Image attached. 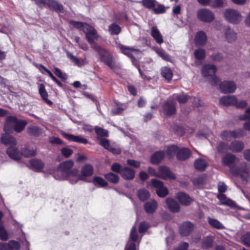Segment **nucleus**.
Listing matches in <instances>:
<instances>
[{
    "mask_svg": "<svg viewBox=\"0 0 250 250\" xmlns=\"http://www.w3.org/2000/svg\"><path fill=\"white\" fill-rule=\"evenodd\" d=\"M135 173V171L133 169L126 167L123 168L121 175L124 179L131 180L134 178Z\"/></svg>",
    "mask_w": 250,
    "mask_h": 250,
    "instance_id": "412c9836",
    "label": "nucleus"
},
{
    "mask_svg": "<svg viewBox=\"0 0 250 250\" xmlns=\"http://www.w3.org/2000/svg\"><path fill=\"white\" fill-rule=\"evenodd\" d=\"M82 176L84 177H89L91 176L93 173V167L89 164L84 165L81 170Z\"/></svg>",
    "mask_w": 250,
    "mask_h": 250,
    "instance_id": "e433bc0d",
    "label": "nucleus"
},
{
    "mask_svg": "<svg viewBox=\"0 0 250 250\" xmlns=\"http://www.w3.org/2000/svg\"><path fill=\"white\" fill-rule=\"evenodd\" d=\"M111 169L113 171L119 173L121 174L123 168L119 163H114L112 165Z\"/></svg>",
    "mask_w": 250,
    "mask_h": 250,
    "instance_id": "bf43d9fd",
    "label": "nucleus"
},
{
    "mask_svg": "<svg viewBox=\"0 0 250 250\" xmlns=\"http://www.w3.org/2000/svg\"><path fill=\"white\" fill-rule=\"evenodd\" d=\"M91 48L96 52L98 61L105 64L111 70L117 67L114 57L109 50L99 45H93Z\"/></svg>",
    "mask_w": 250,
    "mask_h": 250,
    "instance_id": "f257e3e1",
    "label": "nucleus"
},
{
    "mask_svg": "<svg viewBox=\"0 0 250 250\" xmlns=\"http://www.w3.org/2000/svg\"><path fill=\"white\" fill-rule=\"evenodd\" d=\"M208 221L209 225L215 229H222L224 228L223 225L216 219L208 218Z\"/></svg>",
    "mask_w": 250,
    "mask_h": 250,
    "instance_id": "de8ad7c7",
    "label": "nucleus"
},
{
    "mask_svg": "<svg viewBox=\"0 0 250 250\" xmlns=\"http://www.w3.org/2000/svg\"><path fill=\"white\" fill-rule=\"evenodd\" d=\"M194 56L198 60H202L206 57V52L204 49L199 48L194 51Z\"/></svg>",
    "mask_w": 250,
    "mask_h": 250,
    "instance_id": "a18cd8bd",
    "label": "nucleus"
},
{
    "mask_svg": "<svg viewBox=\"0 0 250 250\" xmlns=\"http://www.w3.org/2000/svg\"><path fill=\"white\" fill-rule=\"evenodd\" d=\"M95 131L97 135L100 137H107L108 133L107 130L103 128L96 126L94 128Z\"/></svg>",
    "mask_w": 250,
    "mask_h": 250,
    "instance_id": "09e8293b",
    "label": "nucleus"
},
{
    "mask_svg": "<svg viewBox=\"0 0 250 250\" xmlns=\"http://www.w3.org/2000/svg\"><path fill=\"white\" fill-rule=\"evenodd\" d=\"M93 180L95 186L98 185L100 187H105L108 185L107 182L103 178L99 176H94Z\"/></svg>",
    "mask_w": 250,
    "mask_h": 250,
    "instance_id": "a19ab883",
    "label": "nucleus"
},
{
    "mask_svg": "<svg viewBox=\"0 0 250 250\" xmlns=\"http://www.w3.org/2000/svg\"><path fill=\"white\" fill-rule=\"evenodd\" d=\"M235 159L234 155L228 153L222 158V162L224 165L229 167L234 163Z\"/></svg>",
    "mask_w": 250,
    "mask_h": 250,
    "instance_id": "473e14b6",
    "label": "nucleus"
},
{
    "mask_svg": "<svg viewBox=\"0 0 250 250\" xmlns=\"http://www.w3.org/2000/svg\"><path fill=\"white\" fill-rule=\"evenodd\" d=\"M0 239L2 241H6L8 239L7 232L2 226H0Z\"/></svg>",
    "mask_w": 250,
    "mask_h": 250,
    "instance_id": "5fc2aeb1",
    "label": "nucleus"
},
{
    "mask_svg": "<svg viewBox=\"0 0 250 250\" xmlns=\"http://www.w3.org/2000/svg\"><path fill=\"white\" fill-rule=\"evenodd\" d=\"M229 146L226 144L225 143L220 142L218 145L217 150L219 152L222 153L225 151L229 150Z\"/></svg>",
    "mask_w": 250,
    "mask_h": 250,
    "instance_id": "13d9d810",
    "label": "nucleus"
},
{
    "mask_svg": "<svg viewBox=\"0 0 250 250\" xmlns=\"http://www.w3.org/2000/svg\"><path fill=\"white\" fill-rule=\"evenodd\" d=\"M224 17L229 22L238 24L242 21V15L238 10L233 8H227L224 12Z\"/></svg>",
    "mask_w": 250,
    "mask_h": 250,
    "instance_id": "7ed1b4c3",
    "label": "nucleus"
},
{
    "mask_svg": "<svg viewBox=\"0 0 250 250\" xmlns=\"http://www.w3.org/2000/svg\"><path fill=\"white\" fill-rule=\"evenodd\" d=\"M176 111V102L173 99L167 100L163 106L164 114L170 116L175 114Z\"/></svg>",
    "mask_w": 250,
    "mask_h": 250,
    "instance_id": "9b49d317",
    "label": "nucleus"
},
{
    "mask_svg": "<svg viewBox=\"0 0 250 250\" xmlns=\"http://www.w3.org/2000/svg\"><path fill=\"white\" fill-rule=\"evenodd\" d=\"M100 140V145L106 149H111V145L109 141L105 138H98Z\"/></svg>",
    "mask_w": 250,
    "mask_h": 250,
    "instance_id": "864d4df0",
    "label": "nucleus"
},
{
    "mask_svg": "<svg viewBox=\"0 0 250 250\" xmlns=\"http://www.w3.org/2000/svg\"><path fill=\"white\" fill-rule=\"evenodd\" d=\"M173 98L176 100L180 104H185L188 100L189 96L185 94H174Z\"/></svg>",
    "mask_w": 250,
    "mask_h": 250,
    "instance_id": "58836bf2",
    "label": "nucleus"
},
{
    "mask_svg": "<svg viewBox=\"0 0 250 250\" xmlns=\"http://www.w3.org/2000/svg\"><path fill=\"white\" fill-rule=\"evenodd\" d=\"M140 3L146 8L152 9L155 14H156V8L155 6V0H142Z\"/></svg>",
    "mask_w": 250,
    "mask_h": 250,
    "instance_id": "2f4dec72",
    "label": "nucleus"
},
{
    "mask_svg": "<svg viewBox=\"0 0 250 250\" xmlns=\"http://www.w3.org/2000/svg\"><path fill=\"white\" fill-rule=\"evenodd\" d=\"M176 198L182 205L184 206H188L192 201V199L188 194L184 192L178 193Z\"/></svg>",
    "mask_w": 250,
    "mask_h": 250,
    "instance_id": "b1692460",
    "label": "nucleus"
},
{
    "mask_svg": "<svg viewBox=\"0 0 250 250\" xmlns=\"http://www.w3.org/2000/svg\"><path fill=\"white\" fill-rule=\"evenodd\" d=\"M9 244H10V246L11 248V250H20L21 248V246L20 243L16 241L15 240H11L9 242Z\"/></svg>",
    "mask_w": 250,
    "mask_h": 250,
    "instance_id": "0e129e2a",
    "label": "nucleus"
},
{
    "mask_svg": "<svg viewBox=\"0 0 250 250\" xmlns=\"http://www.w3.org/2000/svg\"><path fill=\"white\" fill-rule=\"evenodd\" d=\"M40 3H42V6L47 7L50 9L53 10L57 12H62L63 11V5L58 3L55 0H40Z\"/></svg>",
    "mask_w": 250,
    "mask_h": 250,
    "instance_id": "1a4fd4ad",
    "label": "nucleus"
},
{
    "mask_svg": "<svg viewBox=\"0 0 250 250\" xmlns=\"http://www.w3.org/2000/svg\"><path fill=\"white\" fill-rule=\"evenodd\" d=\"M32 169L37 172H40L44 167V163L38 159H33L29 161Z\"/></svg>",
    "mask_w": 250,
    "mask_h": 250,
    "instance_id": "5701e85b",
    "label": "nucleus"
},
{
    "mask_svg": "<svg viewBox=\"0 0 250 250\" xmlns=\"http://www.w3.org/2000/svg\"><path fill=\"white\" fill-rule=\"evenodd\" d=\"M16 146H9L6 150V153L11 159L15 161H20L21 159V154Z\"/></svg>",
    "mask_w": 250,
    "mask_h": 250,
    "instance_id": "2eb2a0df",
    "label": "nucleus"
},
{
    "mask_svg": "<svg viewBox=\"0 0 250 250\" xmlns=\"http://www.w3.org/2000/svg\"><path fill=\"white\" fill-rule=\"evenodd\" d=\"M27 133L30 135L39 136L41 134V128L37 126H30L27 128Z\"/></svg>",
    "mask_w": 250,
    "mask_h": 250,
    "instance_id": "ea45409f",
    "label": "nucleus"
},
{
    "mask_svg": "<svg viewBox=\"0 0 250 250\" xmlns=\"http://www.w3.org/2000/svg\"><path fill=\"white\" fill-rule=\"evenodd\" d=\"M124 108L122 107H116L111 110V114L113 116L120 115L122 113Z\"/></svg>",
    "mask_w": 250,
    "mask_h": 250,
    "instance_id": "69168bd1",
    "label": "nucleus"
},
{
    "mask_svg": "<svg viewBox=\"0 0 250 250\" xmlns=\"http://www.w3.org/2000/svg\"><path fill=\"white\" fill-rule=\"evenodd\" d=\"M28 122L25 120L18 119L16 116H8L6 118L3 130L5 132L17 133L22 132L25 128Z\"/></svg>",
    "mask_w": 250,
    "mask_h": 250,
    "instance_id": "f03ea898",
    "label": "nucleus"
},
{
    "mask_svg": "<svg viewBox=\"0 0 250 250\" xmlns=\"http://www.w3.org/2000/svg\"><path fill=\"white\" fill-rule=\"evenodd\" d=\"M119 48H120L122 53L128 56L131 59H134V57L132 52L133 51H136V49L129 47L126 46L123 44H120L119 45Z\"/></svg>",
    "mask_w": 250,
    "mask_h": 250,
    "instance_id": "c85d7f7f",
    "label": "nucleus"
},
{
    "mask_svg": "<svg viewBox=\"0 0 250 250\" xmlns=\"http://www.w3.org/2000/svg\"><path fill=\"white\" fill-rule=\"evenodd\" d=\"M166 202L167 208L170 211L173 212H178L180 211V206L174 200L170 198H167Z\"/></svg>",
    "mask_w": 250,
    "mask_h": 250,
    "instance_id": "a878e982",
    "label": "nucleus"
},
{
    "mask_svg": "<svg viewBox=\"0 0 250 250\" xmlns=\"http://www.w3.org/2000/svg\"><path fill=\"white\" fill-rule=\"evenodd\" d=\"M197 16L200 21L205 22H210L214 20L215 18L213 12L207 8L198 10Z\"/></svg>",
    "mask_w": 250,
    "mask_h": 250,
    "instance_id": "0eeeda50",
    "label": "nucleus"
},
{
    "mask_svg": "<svg viewBox=\"0 0 250 250\" xmlns=\"http://www.w3.org/2000/svg\"><path fill=\"white\" fill-rule=\"evenodd\" d=\"M157 177H160L164 179H175V175L171 172L169 168L166 166H161L158 168L157 171Z\"/></svg>",
    "mask_w": 250,
    "mask_h": 250,
    "instance_id": "f8f14e48",
    "label": "nucleus"
},
{
    "mask_svg": "<svg viewBox=\"0 0 250 250\" xmlns=\"http://www.w3.org/2000/svg\"><path fill=\"white\" fill-rule=\"evenodd\" d=\"M145 211L147 213H152L156 209V201L152 200L146 202L144 206Z\"/></svg>",
    "mask_w": 250,
    "mask_h": 250,
    "instance_id": "cd10ccee",
    "label": "nucleus"
},
{
    "mask_svg": "<svg viewBox=\"0 0 250 250\" xmlns=\"http://www.w3.org/2000/svg\"><path fill=\"white\" fill-rule=\"evenodd\" d=\"M191 155V152L188 148H182L178 149L176 157L180 161H185L189 158Z\"/></svg>",
    "mask_w": 250,
    "mask_h": 250,
    "instance_id": "aec40b11",
    "label": "nucleus"
},
{
    "mask_svg": "<svg viewBox=\"0 0 250 250\" xmlns=\"http://www.w3.org/2000/svg\"><path fill=\"white\" fill-rule=\"evenodd\" d=\"M62 154L65 158H69L73 153V150L67 147H63L61 149Z\"/></svg>",
    "mask_w": 250,
    "mask_h": 250,
    "instance_id": "6e6d98bb",
    "label": "nucleus"
},
{
    "mask_svg": "<svg viewBox=\"0 0 250 250\" xmlns=\"http://www.w3.org/2000/svg\"><path fill=\"white\" fill-rule=\"evenodd\" d=\"M61 135L66 140L69 141H72L76 143H82L83 144H87L88 140L80 136H75L73 134L67 133L64 131L61 132Z\"/></svg>",
    "mask_w": 250,
    "mask_h": 250,
    "instance_id": "4468645a",
    "label": "nucleus"
},
{
    "mask_svg": "<svg viewBox=\"0 0 250 250\" xmlns=\"http://www.w3.org/2000/svg\"><path fill=\"white\" fill-rule=\"evenodd\" d=\"M219 103L225 106L235 105L238 108H243L247 106V103L245 101L238 102L234 95L225 96L219 99Z\"/></svg>",
    "mask_w": 250,
    "mask_h": 250,
    "instance_id": "20e7f679",
    "label": "nucleus"
},
{
    "mask_svg": "<svg viewBox=\"0 0 250 250\" xmlns=\"http://www.w3.org/2000/svg\"><path fill=\"white\" fill-rule=\"evenodd\" d=\"M221 137L223 140H228L232 137V132L230 130H225L221 134Z\"/></svg>",
    "mask_w": 250,
    "mask_h": 250,
    "instance_id": "680f3d73",
    "label": "nucleus"
},
{
    "mask_svg": "<svg viewBox=\"0 0 250 250\" xmlns=\"http://www.w3.org/2000/svg\"><path fill=\"white\" fill-rule=\"evenodd\" d=\"M157 54L164 60L170 61L171 57L164 50L162 49L157 50Z\"/></svg>",
    "mask_w": 250,
    "mask_h": 250,
    "instance_id": "603ef678",
    "label": "nucleus"
},
{
    "mask_svg": "<svg viewBox=\"0 0 250 250\" xmlns=\"http://www.w3.org/2000/svg\"><path fill=\"white\" fill-rule=\"evenodd\" d=\"M232 135L233 138H239L243 135L242 129H238L231 131Z\"/></svg>",
    "mask_w": 250,
    "mask_h": 250,
    "instance_id": "774afa93",
    "label": "nucleus"
},
{
    "mask_svg": "<svg viewBox=\"0 0 250 250\" xmlns=\"http://www.w3.org/2000/svg\"><path fill=\"white\" fill-rule=\"evenodd\" d=\"M231 172L234 175H239L244 181H248L250 178V168L245 163H243L238 167H230Z\"/></svg>",
    "mask_w": 250,
    "mask_h": 250,
    "instance_id": "423d86ee",
    "label": "nucleus"
},
{
    "mask_svg": "<svg viewBox=\"0 0 250 250\" xmlns=\"http://www.w3.org/2000/svg\"><path fill=\"white\" fill-rule=\"evenodd\" d=\"M137 195L139 199L142 202L147 200L150 197L149 192L144 188L138 190Z\"/></svg>",
    "mask_w": 250,
    "mask_h": 250,
    "instance_id": "c756f323",
    "label": "nucleus"
},
{
    "mask_svg": "<svg viewBox=\"0 0 250 250\" xmlns=\"http://www.w3.org/2000/svg\"><path fill=\"white\" fill-rule=\"evenodd\" d=\"M213 238L211 236H207L202 241V247L204 249H209L212 246Z\"/></svg>",
    "mask_w": 250,
    "mask_h": 250,
    "instance_id": "79ce46f5",
    "label": "nucleus"
},
{
    "mask_svg": "<svg viewBox=\"0 0 250 250\" xmlns=\"http://www.w3.org/2000/svg\"><path fill=\"white\" fill-rule=\"evenodd\" d=\"M168 194L167 188L164 187L163 183L157 180V196L160 197H165Z\"/></svg>",
    "mask_w": 250,
    "mask_h": 250,
    "instance_id": "bb28decb",
    "label": "nucleus"
},
{
    "mask_svg": "<svg viewBox=\"0 0 250 250\" xmlns=\"http://www.w3.org/2000/svg\"><path fill=\"white\" fill-rule=\"evenodd\" d=\"M194 229V225L190 222H185L182 223L179 227V232L183 236L189 235Z\"/></svg>",
    "mask_w": 250,
    "mask_h": 250,
    "instance_id": "ddd939ff",
    "label": "nucleus"
},
{
    "mask_svg": "<svg viewBox=\"0 0 250 250\" xmlns=\"http://www.w3.org/2000/svg\"><path fill=\"white\" fill-rule=\"evenodd\" d=\"M68 57L70 60L78 67H82L84 65V63L83 60L78 58L72 54H68Z\"/></svg>",
    "mask_w": 250,
    "mask_h": 250,
    "instance_id": "c03bdc74",
    "label": "nucleus"
},
{
    "mask_svg": "<svg viewBox=\"0 0 250 250\" xmlns=\"http://www.w3.org/2000/svg\"><path fill=\"white\" fill-rule=\"evenodd\" d=\"M224 36L227 42L229 43L234 42L237 39V34L234 30L229 27H227L224 30Z\"/></svg>",
    "mask_w": 250,
    "mask_h": 250,
    "instance_id": "6ab92c4d",
    "label": "nucleus"
},
{
    "mask_svg": "<svg viewBox=\"0 0 250 250\" xmlns=\"http://www.w3.org/2000/svg\"><path fill=\"white\" fill-rule=\"evenodd\" d=\"M149 228V225L145 222H141L139 227V231L140 233L146 232Z\"/></svg>",
    "mask_w": 250,
    "mask_h": 250,
    "instance_id": "052dcab7",
    "label": "nucleus"
},
{
    "mask_svg": "<svg viewBox=\"0 0 250 250\" xmlns=\"http://www.w3.org/2000/svg\"><path fill=\"white\" fill-rule=\"evenodd\" d=\"M138 236L135 227H133L131 229L130 235V239L133 243H135L137 241Z\"/></svg>",
    "mask_w": 250,
    "mask_h": 250,
    "instance_id": "e2e57ef3",
    "label": "nucleus"
},
{
    "mask_svg": "<svg viewBox=\"0 0 250 250\" xmlns=\"http://www.w3.org/2000/svg\"><path fill=\"white\" fill-rule=\"evenodd\" d=\"M243 243L246 246L250 247V232L244 234L241 237Z\"/></svg>",
    "mask_w": 250,
    "mask_h": 250,
    "instance_id": "4d7b16f0",
    "label": "nucleus"
},
{
    "mask_svg": "<svg viewBox=\"0 0 250 250\" xmlns=\"http://www.w3.org/2000/svg\"><path fill=\"white\" fill-rule=\"evenodd\" d=\"M104 177L108 181L113 184H117L119 182V176L111 172L105 174Z\"/></svg>",
    "mask_w": 250,
    "mask_h": 250,
    "instance_id": "72a5a7b5",
    "label": "nucleus"
},
{
    "mask_svg": "<svg viewBox=\"0 0 250 250\" xmlns=\"http://www.w3.org/2000/svg\"><path fill=\"white\" fill-rule=\"evenodd\" d=\"M39 93L42 100L48 105H52L53 102L48 99V94L46 90L45 85L43 83H40L38 85Z\"/></svg>",
    "mask_w": 250,
    "mask_h": 250,
    "instance_id": "f3484780",
    "label": "nucleus"
},
{
    "mask_svg": "<svg viewBox=\"0 0 250 250\" xmlns=\"http://www.w3.org/2000/svg\"><path fill=\"white\" fill-rule=\"evenodd\" d=\"M69 24L70 25L78 29L81 31H83V30L89 25L86 22L77 21H70Z\"/></svg>",
    "mask_w": 250,
    "mask_h": 250,
    "instance_id": "c9c22d12",
    "label": "nucleus"
},
{
    "mask_svg": "<svg viewBox=\"0 0 250 250\" xmlns=\"http://www.w3.org/2000/svg\"><path fill=\"white\" fill-rule=\"evenodd\" d=\"M108 31L111 35H117L121 33L122 28L116 23H113L108 26Z\"/></svg>",
    "mask_w": 250,
    "mask_h": 250,
    "instance_id": "4c0bfd02",
    "label": "nucleus"
},
{
    "mask_svg": "<svg viewBox=\"0 0 250 250\" xmlns=\"http://www.w3.org/2000/svg\"><path fill=\"white\" fill-rule=\"evenodd\" d=\"M161 74L162 76L168 82L171 80L173 76L172 70L167 67H164L162 68L161 70Z\"/></svg>",
    "mask_w": 250,
    "mask_h": 250,
    "instance_id": "7c9ffc66",
    "label": "nucleus"
},
{
    "mask_svg": "<svg viewBox=\"0 0 250 250\" xmlns=\"http://www.w3.org/2000/svg\"><path fill=\"white\" fill-rule=\"evenodd\" d=\"M244 147V145L242 142L235 140L230 143L229 149L234 152H239L241 151Z\"/></svg>",
    "mask_w": 250,
    "mask_h": 250,
    "instance_id": "393cba45",
    "label": "nucleus"
},
{
    "mask_svg": "<svg viewBox=\"0 0 250 250\" xmlns=\"http://www.w3.org/2000/svg\"><path fill=\"white\" fill-rule=\"evenodd\" d=\"M210 78L211 79L210 80V83L212 85H220V83H220L221 80L217 76H215V75L213 76L210 77Z\"/></svg>",
    "mask_w": 250,
    "mask_h": 250,
    "instance_id": "338daca9",
    "label": "nucleus"
},
{
    "mask_svg": "<svg viewBox=\"0 0 250 250\" xmlns=\"http://www.w3.org/2000/svg\"><path fill=\"white\" fill-rule=\"evenodd\" d=\"M207 166V163L205 160L202 159H196L194 162V167L198 170L204 171Z\"/></svg>",
    "mask_w": 250,
    "mask_h": 250,
    "instance_id": "f704fd0d",
    "label": "nucleus"
},
{
    "mask_svg": "<svg viewBox=\"0 0 250 250\" xmlns=\"http://www.w3.org/2000/svg\"><path fill=\"white\" fill-rule=\"evenodd\" d=\"M54 74L61 79L63 82H65L67 79V75L65 73H62V70L58 67H55L54 69Z\"/></svg>",
    "mask_w": 250,
    "mask_h": 250,
    "instance_id": "8fccbe9b",
    "label": "nucleus"
},
{
    "mask_svg": "<svg viewBox=\"0 0 250 250\" xmlns=\"http://www.w3.org/2000/svg\"><path fill=\"white\" fill-rule=\"evenodd\" d=\"M217 71L216 67L210 64H207L203 66L201 74L204 77L210 78L213 76Z\"/></svg>",
    "mask_w": 250,
    "mask_h": 250,
    "instance_id": "dca6fc26",
    "label": "nucleus"
},
{
    "mask_svg": "<svg viewBox=\"0 0 250 250\" xmlns=\"http://www.w3.org/2000/svg\"><path fill=\"white\" fill-rule=\"evenodd\" d=\"M207 41V37L205 33L203 31H199L197 33L195 37V43L198 46L205 45Z\"/></svg>",
    "mask_w": 250,
    "mask_h": 250,
    "instance_id": "4be33fe9",
    "label": "nucleus"
},
{
    "mask_svg": "<svg viewBox=\"0 0 250 250\" xmlns=\"http://www.w3.org/2000/svg\"><path fill=\"white\" fill-rule=\"evenodd\" d=\"M178 147L176 146H171L167 147V156L170 158H172L178 151Z\"/></svg>",
    "mask_w": 250,
    "mask_h": 250,
    "instance_id": "3c124183",
    "label": "nucleus"
},
{
    "mask_svg": "<svg viewBox=\"0 0 250 250\" xmlns=\"http://www.w3.org/2000/svg\"><path fill=\"white\" fill-rule=\"evenodd\" d=\"M10 132H5L2 135L1 137V141L2 144L5 146L9 145L10 146L17 145V141L15 138L9 134Z\"/></svg>",
    "mask_w": 250,
    "mask_h": 250,
    "instance_id": "a211bd4d",
    "label": "nucleus"
},
{
    "mask_svg": "<svg viewBox=\"0 0 250 250\" xmlns=\"http://www.w3.org/2000/svg\"><path fill=\"white\" fill-rule=\"evenodd\" d=\"M236 89V84L233 81H224L220 84V89L224 93H233Z\"/></svg>",
    "mask_w": 250,
    "mask_h": 250,
    "instance_id": "9d476101",
    "label": "nucleus"
},
{
    "mask_svg": "<svg viewBox=\"0 0 250 250\" xmlns=\"http://www.w3.org/2000/svg\"><path fill=\"white\" fill-rule=\"evenodd\" d=\"M226 2L224 0H211L209 6L213 8H222L226 6Z\"/></svg>",
    "mask_w": 250,
    "mask_h": 250,
    "instance_id": "37998d69",
    "label": "nucleus"
},
{
    "mask_svg": "<svg viewBox=\"0 0 250 250\" xmlns=\"http://www.w3.org/2000/svg\"><path fill=\"white\" fill-rule=\"evenodd\" d=\"M85 34V38L87 42L93 46L95 41L98 40L97 30L91 25L89 24L83 31Z\"/></svg>",
    "mask_w": 250,
    "mask_h": 250,
    "instance_id": "6e6552de",
    "label": "nucleus"
},
{
    "mask_svg": "<svg viewBox=\"0 0 250 250\" xmlns=\"http://www.w3.org/2000/svg\"><path fill=\"white\" fill-rule=\"evenodd\" d=\"M73 165L74 163L72 161L67 160L60 163L58 167V169L62 174H66V178H69L74 176L77 173V170H71Z\"/></svg>",
    "mask_w": 250,
    "mask_h": 250,
    "instance_id": "39448f33",
    "label": "nucleus"
},
{
    "mask_svg": "<svg viewBox=\"0 0 250 250\" xmlns=\"http://www.w3.org/2000/svg\"><path fill=\"white\" fill-rule=\"evenodd\" d=\"M21 156H23L25 157L29 158L32 156H35L36 154V152L34 149H29L27 148L22 149L21 152Z\"/></svg>",
    "mask_w": 250,
    "mask_h": 250,
    "instance_id": "49530a36",
    "label": "nucleus"
}]
</instances>
